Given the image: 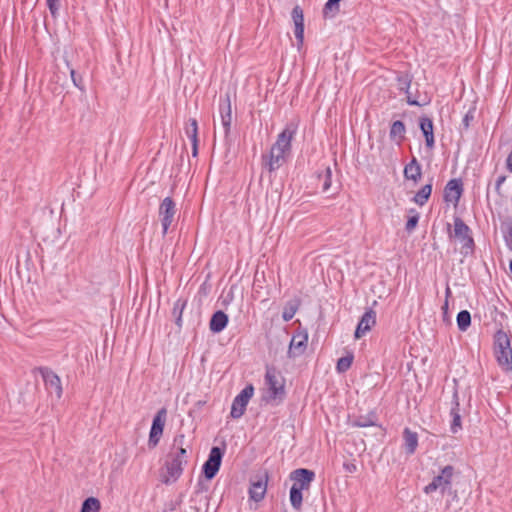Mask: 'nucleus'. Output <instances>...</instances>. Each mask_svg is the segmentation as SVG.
Here are the masks:
<instances>
[{"label": "nucleus", "instance_id": "1", "mask_svg": "<svg viewBox=\"0 0 512 512\" xmlns=\"http://www.w3.org/2000/svg\"><path fill=\"white\" fill-rule=\"evenodd\" d=\"M297 125L289 123L278 135L276 142L271 147L270 153L263 156L265 167L272 172L280 168L286 161V156L291 151V142L296 135Z\"/></svg>", "mask_w": 512, "mask_h": 512}, {"label": "nucleus", "instance_id": "2", "mask_svg": "<svg viewBox=\"0 0 512 512\" xmlns=\"http://www.w3.org/2000/svg\"><path fill=\"white\" fill-rule=\"evenodd\" d=\"M265 385L267 386L265 400L271 405L280 404L285 396L284 378L275 368L266 369Z\"/></svg>", "mask_w": 512, "mask_h": 512}, {"label": "nucleus", "instance_id": "3", "mask_svg": "<svg viewBox=\"0 0 512 512\" xmlns=\"http://www.w3.org/2000/svg\"><path fill=\"white\" fill-rule=\"evenodd\" d=\"M494 351L498 364L505 370H512V348L506 332L499 330L494 335Z\"/></svg>", "mask_w": 512, "mask_h": 512}, {"label": "nucleus", "instance_id": "4", "mask_svg": "<svg viewBox=\"0 0 512 512\" xmlns=\"http://www.w3.org/2000/svg\"><path fill=\"white\" fill-rule=\"evenodd\" d=\"M454 475V468L450 465L445 466L441 473L434 477L432 482L424 488L426 494H432L439 491L441 494L446 493L451 489L452 478Z\"/></svg>", "mask_w": 512, "mask_h": 512}, {"label": "nucleus", "instance_id": "5", "mask_svg": "<svg viewBox=\"0 0 512 512\" xmlns=\"http://www.w3.org/2000/svg\"><path fill=\"white\" fill-rule=\"evenodd\" d=\"M254 394V387L247 385L233 400L230 415L234 419L240 418Z\"/></svg>", "mask_w": 512, "mask_h": 512}, {"label": "nucleus", "instance_id": "6", "mask_svg": "<svg viewBox=\"0 0 512 512\" xmlns=\"http://www.w3.org/2000/svg\"><path fill=\"white\" fill-rule=\"evenodd\" d=\"M38 372L40 373L48 392L50 394H55V396L60 399L62 395L60 377L47 367L38 368Z\"/></svg>", "mask_w": 512, "mask_h": 512}, {"label": "nucleus", "instance_id": "7", "mask_svg": "<svg viewBox=\"0 0 512 512\" xmlns=\"http://www.w3.org/2000/svg\"><path fill=\"white\" fill-rule=\"evenodd\" d=\"M176 213L175 202L170 198L166 197L163 199L159 207V216L161 219L162 233L165 235L171 226L174 216Z\"/></svg>", "mask_w": 512, "mask_h": 512}, {"label": "nucleus", "instance_id": "8", "mask_svg": "<svg viewBox=\"0 0 512 512\" xmlns=\"http://www.w3.org/2000/svg\"><path fill=\"white\" fill-rule=\"evenodd\" d=\"M167 411L165 408L160 409L153 418L152 426L149 433V445L155 447L163 434Z\"/></svg>", "mask_w": 512, "mask_h": 512}, {"label": "nucleus", "instance_id": "9", "mask_svg": "<svg viewBox=\"0 0 512 512\" xmlns=\"http://www.w3.org/2000/svg\"><path fill=\"white\" fill-rule=\"evenodd\" d=\"M223 453L219 447H213L210 450L209 457L203 465V472L207 479L215 477L219 471Z\"/></svg>", "mask_w": 512, "mask_h": 512}, {"label": "nucleus", "instance_id": "10", "mask_svg": "<svg viewBox=\"0 0 512 512\" xmlns=\"http://www.w3.org/2000/svg\"><path fill=\"white\" fill-rule=\"evenodd\" d=\"M291 480L294 481L293 487H296L300 490L309 489L311 483L315 478V473L312 470L299 468L291 472L290 474Z\"/></svg>", "mask_w": 512, "mask_h": 512}, {"label": "nucleus", "instance_id": "11", "mask_svg": "<svg viewBox=\"0 0 512 512\" xmlns=\"http://www.w3.org/2000/svg\"><path fill=\"white\" fill-rule=\"evenodd\" d=\"M454 235L461 242L462 249H472L474 241L470 236V229L459 218H456L454 221Z\"/></svg>", "mask_w": 512, "mask_h": 512}, {"label": "nucleus", "instance_id": "12", "mask_svg": "<svg viewBox=\"0 0 512 512\" xmlns=\"http://www.w3.org/2000/svg\"><path fill=\"white\" fill-rule=\"evenodd\" d=\"M399 86L401 90H405L407 94V103L412 106H424L430 103V99L427 95H413L410 91V80L407 77L398 78Z\"/></svg>", "mask_w": 512, "mask_h": 512}, {"label": "nucleus", "instance_id": "13", "mask_svg": "<svg viewBox=\"0 0 512 512\" xmlns=\"http://www.w3.org/2000/svg\"><path fill=\"white\" fill-rule=\"evenodd\" d=\"M376 324V312L372 309L366 311L355 330V338L360 339L362 336H364L368 331L371 330V328Z\"/></svg>", "mask_w": 512, "mask_h": 512}, {"label": "nucleus", "instance_id": "14", "mask_svg": "<svg viewBox=\"0 0 512 512\" xmlns=\"http://www.w3.org/2000/svg\"><path fill=\"white\" fill-rule=\"evenodd\" d=\"M219 110L221 124L224 129V135L228 136L232 122L231 103L229 96H227L225 99L220 100Z\"/></svg>", "mask_w": 512, "mask_h": 512}, {"label": "nucleus", "instance_id": "15", "mask_svg": "<svg viewBox=\"0 0 512 512\" xmlns=\"http://www.w3.org/2000/svg\"><path fill=\"white\" fill-rule=\"evenodd\" d=\"M308 336L307 334L298 333L294 335L289 344L288 355L289 357L300 356L306 348Z\"/></svg>", "mask_w": 512, "mask_h": 512}, {"label": "nucleus", "instance_id": "16", "mask_svg": "<svg viewBox=\"0 0 512 512\" xmlns=\"http://www.w3.org/2000/svg\"><path fill=\"white\" fill-rule=\"evenodd\" d=\"M462 195V185L459 180H450L444 190V198L446 202L457 204Z\"/></svg>", "mask_w": 512, "mask_h": 512}, {"label": "nucleus", "instance_id": "17", "mask_svg": "<svg viewBox=\"0 0 512 512\" xmlns=\"http://www.w3.org/2000/svg\"><path fill=\"white\" fill-rule=\"evenodd\" d=\"M419 125L425 137L426 146L429 149H432L435 144L432 120L428 117H421L419 120Z\"/></svg>", "mask_w": 512, "mask_h": 512}, {"label": "nucleus", "instance_id": "18", "mask_svg": "<svg viewBox=\"0 0 512 512\" xmlns=\"http://www.w3.org/2000/svg\"><path fill=\"white\" fill-rule=\"evenodd\" d=\"M450 416L452 417L450 430L452 433H457L462 428L461 423V415L459 413V401H458V393L454 392L453 394V402L450 410Z\"/></svg>", "mask_w": 512, "mask_h": 512}, {"label": "nucleus", "instance_id": "19", "mask_svg": "<svg viewBox=\"0 0 512 512\" xmlns=\"http://www.w3.org/2000/svg\"><path fill=\"white\" fill-rule=\"evenodd\" d=\"M403 441L405 453L408 455L414 454L418 446L417 433L411 431L409 428H405L403 431Z\"/></svg>", "mask_w": 512, "mask_h": 512}, {"label": "nucleus", "instance_id": "20", "mask_svg": "<svg viewBox=\"0 0 512 512\" xmlns=\"http://www.w3.org/2000/svg\"><path fill=\"white\" fill-rule=\"evenodd\" d=\"M170 459L166 463L167 474L174 481L177 480L182 472L183 465L187 463V460H181L180 458L169 457Z\"/></svg>", "mask_w": 512, "mask_h": 512}, {"label": "nucleus", "instance_id": "21", "mask_svg": "<svg viewBox=\"0 0 512 512\" xmlns=\"http://www.w3.org/2000/svg\"><path fill=\"white\" fill-rule=\"evenodd\" d=\"M227 324L228 316L219 310L212 315L209 327L213 333H220L226 328Z\"/></svg>", "mask_w": 512, "mask_h": 512}, {"label": "nucleus", "instance_id": "22", "mask_svg": "<svg viewBox=\"0 0 512 512\" xmlns=\"http://www.w3.org/2000/svg\"><path fill=\"white\" fill-rule=\"evenodd\" d=\"M185 436L179 434L175 436L173 440L172 452L169 457L180 458L181 460H187V451L184 447Z\"/></svg>", "mask_w": 512, "mask_h": 512}, {"label": "nucleus", "instance_id": "23", "mask_svg": "<svg viewBox=\"0 0 512 512\" xmlns=\"http://www.w3.org/2000/svg\"><path fill=\"white\" fill-rule=\"evenodd\" d=\"M404 176L406 179H411L417 182L421 177V166L415 158L411 160L404 168Z\"/></svg>", "mask_w": 512, "mask_h": 512}, {"label": "nucleus", "instance_id": "24", "mask_svg": "<svg viewBox=\"0 0 512 512\" xmlns=\"http://www.w3.org/2000/svg\"><path fill=\"white\" fill-rule=\"evenodd\" d=\"M187 305V300L179 298L175 301L172 309V314L175 317L176 325L182 327V314Z\"/></svg>", "mask_w": 512, "mask_h": 512}, {"label": "nucleus", "instance_id": "25", "mask_svg": "<svg viewBox=\"0 0 512 512\" xmlns=\"http://www.w3.org/2000/svg\"><path fill=\"white\" fill-rule=\"evenodd\" d=\"M265 493H266V483H264L262 481L253 483L249 490L251 499H253L256 502L262 500L265 496Z\"/></svg>", "mask_w": 512, "mask_h": 512}, {"label": "nucleus", "instance_id": "26", "mask_svg": "<svg viewBox=\"0 0 512 512\" xmlns=\"http://www.w3.org/2000/svg\"><path fill=\"white\" fill-rule=\"evenodd\" d=\"M405 131V125L402 121H394L390 128V138L399 142L404 138Z\"/></svg>", "mask_w": 512, "mask_h": 512}, {"label": "nucleus", "instance_id": "27", "mask_svg": "<svg viewBox=\"0 0 512 512\" xmlns=\"http://www.w3.org/2000/svg\"><path fill=\"white\" fill-rule=\"evenodd\" d=\"M431 193H432V184L431 183L426 184L416 193V195L413 198V201L416 204L423 206L428 201L429 197L431 196Z\"/></svg>", "mask_w": 512, "mask_h": 512}, {"label": "nucleus", "instance_id": "28", "mask_svg": "<svg viewBox=\"0 0 512 512\" xmlns=\"http://www.w3.org/2000/svg\"><path fill=\"white\" fill-rule=\"evenodd\" d=\"M457 326L460 331H466L471 324V315L467 310H462L457 315Z\"/></svg>", "mask_w": 512, "mask_h": 512}, {"label": "nucleus", "instance_id": "29", "mask_svg": "<svg viewBox=\"0 0 512 512\" xmlns=\"http://www.w3.org/2000/svg\"><path fill=\"white\" fill-rule=\"evenodd\" d=\"M299 303L297 300L289 301L283 310L282 318L284 321H290L298 310Z\"/></svg>", "mask_w": 512, "mask_h": 512}, {"label": "nucleus", "instance_id": "30", "mask_svg": "<svg viewBox=\"0 0 512 512\" xmlns=\"http://www.w3.org/2000/svg\"><path fill=\"white\" fill-rule=\"evenodd\" d=\"M185 134L191 142L198 140V124L196 119H189L185 127Z\"/></svg>", "mask_w": 512, "mask_h": 512}, {"label": "nucleus", "instance_id": "31", "mask_svg": "<svg viewBox=\"0 0 512 512\" xmlns=\"http://www.w3.org/2000/svg\"><path fill=\"white\" fill-rule=\"evenodd\" d=\"M100 508V501L97 498L89 497L83 502L80 512H99Z\"/></svg>", "mask_w": 512, "mask_h": 512}, {"label": "nucleus", "instance_id": "32", "mask_svg": "<svg viewBox=\"0 0 512 512\" xmlns=\"http://www.w3.org/2000/svg\"><path fill=\"white\" fill-rule=\"evenodd\" d=\"M302 500V490L292 486L290 489V502L292 507L299 510L302 506Z\"/></svg>", "mask_w": 512, "mask_h": 512}, {"label": "nucleus", "instance_id": "33", "mask_svg": "<svg viewBox=\"0 0 512 512\" xmlns=\"http://www.w3.org/2000/svg\"><path fill=\"white\" fill-rule=\"evenodd\" d=\"M340 1L341 0H328L323 10L324 16L334 17L339 12Z\"/></svg>", "mask_w": 512, "mask_h": 512}, {"label": "nucleus", "instance_id": "34", "mask_svg": "<svg viewBox=\"0 0 512 512\" xmlns=\"http://www.w3.org/2000/svg\"><path fill=\"white\" fill-rule=\"evenodd\" d=\"M352 362H353V356L352 355L341 357L337 361V365H336L337 371L339 373L346 372L351 367Z\"/></svg>", "mask_w": 512, "mask_h": 512}, {"label": "nucleus", "instance_id": "35", "mask_svg": "<svg viewBox=\"0 0 512 512\" xmlns=\"http://www.w3.org/2000/svg\"><path fill=\"white\" fill-rule=\"evenodd\" d=\"M409 213H410V216L408 217V220L406 222L405 229L407 230V232H412L418 224L419 213L416 212V210H414V209H410Z\"/></svg>", "mask_w": 512, "mask_h": 512}, {"label": "nucleus", "instance_id": "36", "mask_svg": "<svg viewBox=\"0 0 512 512\" xmlns=\"http://www.w3.org/2000/svg\"><path fill=\"white\" fill-rule=\"evenodd\" d=\"M331 177H332V171L329 167L325 169L323 175H320L319 178L322 181V191L323 192L329 191L331 184H332Z\"/></svg>", "mask_w": 512, "mask_h": 512}, {"label": "nucleus", "instance_id": "37", "mask_svg": "<svg viewBox=\"0 0 512 512\" xmlns=\"http://www.w3.org/2000/svg\"><path fill=\"white\" fill-rule=\"evenodd\" d=\"M70 74H71V79H72L74 86L76 88H78L82 92V94H84L85 93V84H84L82 76L80 74H78L73 69L70 71Z\"/></svg>", "mask_w": 512, "mask_h": 512}, {"label": "nucleus", "instance_id": "38", "mask_svg": "<svg viewBox=\"0 0 512 512\" xmlns=\"http://www.w3.org/2000/svg\"><path fill=\"white\" fill-rule=\"evenodd\" d=\"M292 19L294 26H304L303 11L299 6H295L292 10Z\"/></svg>", "mask_w": 512, "mask_h": 512}, {"label": "nucleus", "instance_id": "39", "mask_svg": "<svg viewBox=\"0 0 512 512\" xmlns=\"http://www.w3.org/2000/svg\"><path fill=\"white\" fill-rule=\"evenodd\" d=\"M47 5H48L51 15L54 18L59 16V8H60L59 0H47Z\"/></svg>", "mask_w": 512, "mask_h": 512}, {"label": "nucleus", "instance_id": "40", "mask_svg": "<svg viewBox=\"0 0 512 512\" xmlns=\"http://www.w3.org/2000/svg\"><path fill=\"white\" fill-rule=\"evenodd\" d=\"M374 424V421L367 417H360L355 421V426L357 427H369L373 426Z\"/></svg>", "mask_w": 512, "mask_h": 512}, {"label": "nucleus", "instance_id": "41", "mask_svg": "<svg viewBox=\"0 0 512 512\" xmlns=\"http://www.w3.org/2000/svg\"><path fill=\"white\" fill-rule=\"evenodd\" d=\"M294 34L298 41V46L302 45L304 39V26H295Z\"/></svg>", "mask_w": 512, "mask_h": 512}, {"label": "nucleus", "instance_id": "42", "mask_svg": "<svg viewBox=\"0 0 512 512\" xmlns=\"http://www.w3.org/2000/svg\"><path fill=\"white\" fill-rule=\"evenodd\" d=\"M505 240L508 247L512 250V223L508 227L507 233L505 235Z\"/></svg>", "mask_w": 512, "mask_h": 512}, {"label": "nucleus", "instance_id": "43", "mask_svg": "<svg viewBox=\"0 0 512 512\" xmlns=\"http://www.w3.org/2000/svg\"><path fill=\"white\" fill-rule=\"evenodd\" d=\"M506 180V176L504 175H500L497 180H496V190L499 192L500 190V187L502 186V184L505 182Z\"/></svg>", "mask_w": 512, "mask_h": 512}, {"label": "nucleus", "instance_id": "44", "mask_svg": "<svg viewBox=\"0 0 512 512\" xmlns=\"http://www.w3.org/2000/svg\"><path fill=\"white\" fill-rule=\"evenodd\" d=\"M191 143H192V155L194 157H196L198 154V140L195 142H191Z\"/></svg>", "mask_w": 512, "mask_h": 512}, {"label": "nucleus", "instance_id": "45", "mask_svg": "<svg viewBox=\"0 0 512 512\" xmlns=\"http://www.w3.org/2000/svg\"><path fill=\"white\" fill-rule=\"evenodd\" d=\"M507 167L512 172V150L507 158Z\"/></svg>", "mask_w": 512, "mask_h": 512}, {"label": "nucleus", "instance_id": "46", "mask_svg": "<svg viewBox=\"0 0 512 512\" xmlns=\"http://www.w3.org/2000/svg\"><path fill=\"white\" fill-rule=\"evenodd\" d=\"M468 121H469V118H468V115H466L465 118H464V122H465L466 126H468Z\"/></svg>", "mask_w": 512, "mask_h": 512}, {"label": "nucleus", "instance_id": "47", "mask_svg": "<svg viewBox=\"0 0 512 512\" xmlns=\"http://www.w3.org/2000/svg\"><path fill=\"white\" fill-rule=\"evenodd\" d=\"M355 468H356V467H355L354 465H352V467H349V468H347V469H348L350 472H352V471H354V470H355Z\"/></svg>", "mask_w": 512, "mask_h": 512}, {"label": "nucleus", "instance_id": "48", "mask_svg": "<svg viewBox=\"0 0 512 512\" xmlns=\"http://www.w3.org/2000/svg\"><path fill=\"white\" fill-rule=\"evenodd\" d=\"M60 211H61V212H63V211H64V202H63V203H61Z\"/></svg>", "mask_w": 512, "mask_h": 512}, {"label": "nucleus", "instance_id": "49", "mask_svg": "<svg viewBox=\"0 0 512 512\" xmlns=\"http://www.w3.org/2000/svg\"><path fill=\"white\" fill-rule=\"evenodd\" d=\"M450 293H451V292H450V288H449V287H447V289H446V295L448 296Z\"/></svg>", "mask_w": 512, "mask_h": 512}, {"label": "nucleus", "instance_id": "50", "mask_svg": "<svg viewBox=\"0 0 512 512\" xmlns=\"http://www.w3.org/2000/svg\"><path fill=\"white\" fill-rule=\"evenodd\" d=\"M64 100V95H62L61 99H60V102L62 103Z\"/></svg>", "mask_w": 512, "mask_h": 512}, {"label": "nucleus", "instance_id": "51", "mask_svg": "<svg viewBox=\"0 0 512 512\" xmlns=\"http://www.w3.org/2000/svg\"><path fill=\"white\" fill-rule=\"evenodd\" d=\"M447 306H448V303L446 302L443 308L447 309Z\"/></svg>", "mask_w": 512, "mask_h": 512}, {"label": "nucleus", "instance_id": "52", "mask_svg": "<svg viewBox=\"0 0 512 512\" xmlns=\"http://www.w3.org/2000/svg\"><path fill=\"white\" fill-rule=\"evenodd\" d=\"M510 270H511V272H512V260H511V262H510Z\"/></svg>", "mask_w": 512, "mask_h": 512}]
</instances>
